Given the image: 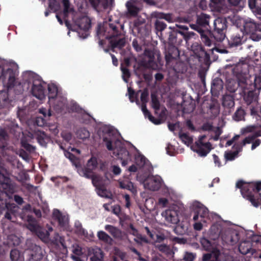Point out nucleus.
<instances>
[{
    "instance_id": "obj_7",
    "label": "nucleus",
    "mask_w": 261,
    "mask_h": 261,
    "mask_svg": "<svg viewBox=\"0 0 261 261\" xmlns=\"http://www.w3.org/2000/svg\"><path fill=\"white\" fill-rule=\"evenodd\" d=\"M15 76V72L11 69V64L0 58V79L8 88H11L14 85Z\"/></svg>"
},
{
    "instance_id": "obj_44",
    "label": "nucleus",
    "mask_w": 261,
    "mask_h": 261,
    "mask_svg": "<svg viewBox=\"0 0 261 261\" xmlns=\"http://www.w3.org/2000/svg\"><path fill=\"white\" fill-rule=\"evenodd\" d=\"M179 136L182 142L188 146L191 145L193 142V138L188 134L184 133H180Z\"/></svg>"
},
{
    "instance_id": "obj_40",
    "label": "nucleus",
    "mask_w": 261,
    "mask_h": 261,
    "mask_svg": "<svg viewBox=\"0 0 261 261\" xmlns=\"http://www.w3.org/2000/svg\"><path fill=\"white\" fill-rule=\"evenodd\" d=\"M97 237L99 240L106 243L111 244L112 239L105 231L100 230L97 232Z\"/></svg>"
},
{
    "instance_id": "obj_54",
    "label": "nucleus",
    "mask_w": 261,
    "mask_h": 261,
    "mask_svg": "<svg viewBox=\"0 0 261 261\" xmlns=\"http://www.w3.org/2000/svg\"><path fill=\"white\" fill-rule=\"evenodd\" d=\"M215 136L213 137V140L214 141H217L219 140L220 136L222 133L221 129L219 127H217L214 130Z\"/></svg>"
},
{
    "instance_id": "obj_58",
    "label": "nucleus",
    "mask_w": 261,
    "mask_h": 261,
    "mask_svg": "<svg viewBox=\"0 0 261 261\" xmlns=\"http://www.w3.org/2000/svg\"><path fill=\"white\" fill-rule=\"evenodd\" d=\"M201 243L206 250H207L211 246V242L208 240L204 238L201 240Z\"/></svg>"
},
{
    "instance_id": "obj_4",
    "label": "nucleus",
    "mask_w": 261,
    "mask_h": 261,
    "mask_svg": "<svg viewBox=\"0 0 261 261\" xmlns=\"http://www.w3.org/2000/svg\"><path fill=\"white\" fill-rule=\"evenodd\" d=\"M210 18L209 15L203 13L197 15V32L200 34L202 41L208 46H210L212 43L210 38L211 34L209 25Z\"/></svg>"
},
{
    "instance_id": "obj_41",
    "label": "nucleus",
    "mask_w": 261,
    "mask_h": 261,
    "mask_svg": "<svg viewBox=\"0 0 261 261\" xmlns=\"http://www.w3.org/2000/svg\"><path fill=\"white\" fill-rule=\"evenodd\" d=\"M245 115V112L241 107L237 109V111L234 113L232 116L233 119L237 121H239L244 119Z\"/></svg>"
},
{
    "instance_id": "obj_39",
    "label": "nucleus",
    "mask_w": 261,
    "mask_h": 261,
    "mask_svg": "<svg viewBox=\"0 0 261 261\" xmlns=\"http://www.w3.org/2000/svg\"><path fill=\"white\" fill-rule=\"evenodd\" d=\"M76 136L77 138L84 140L89 138L90 133L85 128H81L77 130Z\"/></svg>"
},
{
    "instance_id": "obj_25",
    "label": "nucleus",
    "mask_w": 261,
    "mask_h": 261,
    "mask_svg": "<svg viewBox=\"0 0 261 261\" xmlns=\"http://www.w3.org/2000/svg\"><path fill=\"white\" fill-rule=\"evenodd\" d=\"M223 87L222 80L218 77L214 79L211 84V93L214 96H218Z\"/></svg>"
},
{
    "instance_id": "obj_28",
    "label": "nucleus",
    "mask_w": 261,
    "mask_h": 261,
    "mask_svg": "<svg viewBox=\"0 0 261 261\" xmlns=\"http://www.w3.org/2000/svg\"><path fill=\"white\" fill-rule=\"evenodd\" d=\"M118 184L119 187L123 189H126L130 191L133 194H136L137 192L136 188L133 184L127 179H119Z\"/></svg>"
},
{
    "instance_id": "obj_48",
    "label": "nucleus",
    "mask_w": 261,
    "mask_h": 261,
    "mask_svg": "<svg viewBox=\"0 0 261 261\" xmlns=\"http://www.w3.org/2000/svg\"><path fill=\"white\" fill-rule=\"evenodd\" d=\"M158 248L161 251L165 252V253L167 254H171L172 255L173 254L172 251L170 249V248L169 247V246L165 245V244H162L158 245L157 246Z\"/></svg>"
},
{
    "instance_id": "obj_9",
    "label": "nucleus",
    "mask_w": 261,
    "mask_h": 261,
    "mask_svg": "<svg viewBox=\"0 0 261 261\" xmlns=\"http://www.w3.org/2000/svg\"><path fill=\"white\" fill-rule=\"evenodd\" d=\"M14 192V187L11 184L5 169L0 168V200L3 201L6 197H10V194Z\"/></svg>"
},
{
    "instance_id": "obj_57",
    "label": "nucleus",
    "mask_w": 261,
    "mask_h": 261,
    "mask_svg": "<svg viewBox=\"0 0 261 261\" xmlns=\"http://www.w3.org/2000/svg\"><path fill=\"white\" fill-rule=\"evenodd\" d=\"M254 87L255 88L261 89V76L255 78Z\"/></svg>"
},
{
    "instance_id": "obj_56",
    "label": "nucleus",
    "mask_w": 261,
    "mask_h": 261,
    "mask_svg": "<svg viewBox=\"0 0 261 261\" xmlns=\"http://www.w3.org/2000/svg\"><path fill=\"white\" fill-rule=\"evenodd\" d=\"M224 0H211L210 5L215 7H220V6L224 3Z\"/></svg>"
},
{
    "instance_id": "obj_24",
    "label": "nucleus",
    "mask_w": 261,
    "mask_h": 261,
    "mask_svg": "<svg viewBox=\"0 0 261 261\" xmlns=\"http://www.w3.org/2000/svg\"><path fill=\"white\" fill-rule=\"evenodd\" d=\"M212 149V144L209 142L200 144L197 143V153L200 156H205Z\"/></svg>"
},
{
    "instance_id": "obj_14",
    "label": "nucleus",
    "mask_w": 261,
    "mask_h": 261,
    "mask_svg": "<svg viewBox=\"0 0 261 261\" xmlns=\"http://www.w3.org/2000/svg\"><path fill=\"white\" fill-rule=\"evenodd\" d=\"M162 183V179L160 176H148L144 181L143 185L145 189L155 191L158 190Z\"/></svg>"
},
{
    "instance_id": "obj_46",
    "label": "nucleus",
    "mask_w": 261,
    "mask_h": 261,
    "mask_svg": "<svg viewBox=\"0 0 261 261\" xmlns=\"http://www.w3.org/2000/svg\"><path fill=\"white\" fill-rule=\"evenodd\" d=\"M94 255L91 257L92 261H100L103 257V254L99 248L93 250Z\"/></svg>"
},
{
    "instance_id": "obj_62",
    "label": "nucleus",
    "mask_w": 261,
    "mask_h": 261,
    "mask_svg": "<svg viewBox=\"0 0 261 261\" xmlns=\"http://www.w3.org/2000/svg\"><path fill=\"white\" fill-rule=\"evenodd\" d=\"M253 188L256 193H259L258 192L261 190V181L257 182L255 184L253 183Z\"/></svg>"
},
{
    "instance_id": "obj_64",
    "label": "nucleus",
    "mask_w": 261,
    "mask_h": 261,
    "mask_svg": "<svg viewBox=\"0 0 261 261\" xmlns=\"http://www.w3.org/2000/svg\"><path fill=\"white\" fill-rule=\"evenodd\" d=\"M194 259V256L192 254L190 253H186L185 257L184 259L185 261H193Z\"/></svg>"
},
{
    "instance_id": "obj_45",
    "label": "nucleus",
    "mask_w": 261,
    "mask_h": 261,
    "mask_svg": "<svg viewBox=\"0 0 261 261\" xmlns=\"http://www.w3.org/2000/svg\"><path fill=\"white\" fill-rule=\"evenodd\" d=\"M8 244L10 246H16L20 243V239L14 234H11L8 237Z\"/></svg>"
},
{
    "instance_id": "obj_23",
    "label": "nucleus",
    "mask_w": 261,
    "mask_h": 261,
    "mask_svg": "<svg viewBox=\"0 0 261 261\" xmlns=\"http://www.w3.org/2000/svg\"><path fill=\"white\" fill-rule=\"evenodd\" d=\"M5 207L7 208L8 212L6 213L5 217L11 221H15V213L18 210V207L14 203H10L6 200L5 201Z\"/></svg>"
},
{
    "instance_id": "obj_3",
    "label": "nucleus",
    "mask_w": 261,
    "mask_h": 261,
    "mask_svg": "<svg viewBox=\"0 0 261 261\" xmlns=\"http://www.w3.org/2000/svg\"><path fill=\"white\" fill-rule=\"evenodd\" d=\"M118 35L119 33L117 28L113 24L106 23L103 25L101 24H98L97 30V36L99 39V44L100 45H102V39L105 38L110 39V43L113 47L121 48L124 46L125 40L123 38L119 39L115 38L118 37Z\"/></svg>"
},
{
    "instance_id": "obj_8",
    "label": "nucleus",
    "mask_w": 261,
    "mask_h": 261,
    "mask_svg": "<svg viewBox=\"0 0 261 261\" xmlns=\"http://www.w3.org/2000/svg\"><path fill=\"white\" fill-rule=\"evenodd\" d=\"M227 28V20L225 18H217L214 21V30L211 32L210 38H214L217 42H222L225 38Z\"/></svg>"
},
{
    "instance_id": "obj_60",
    "label": "nucleus",
    "mask_w": 261,
    "mask_h": 261,
    "mask_svg": "<svg viewBox=\"0 0 261 261\" xmlns=\"http://www.w3.org/2000/svg\"><path fill=\"white\" fill-rule=\"evenodd\" d=\"M71 257L74 261H85L86 260V256H84L83 254L81 256L71 255Z\"/></svg>"
},
{
    "instance_id": "obj_11",
    "label": "nucleus",
    "mask_w": 261,
    "mask_h": 261,
    "mask_svg": "<svg viewBox=\"0 0 261 261\" xmlns=\"http://www.w3.org/2000/svg\"><path fill=\"white\" fill-rule=\"evenodd\" d=\"M48 99L50 103L55 99L57 107L64 109L67 106L66 98L61 96L58 91L57 86L54 84L48 85Z\"/></svg>"
},
{
    "instance_id": "obj_33",
    "label": "nucleus",
    "mask_w": 261,
    "mask_h": 261,
    "mask_svg": "<svg viewBox=\"0 0 261 261\" xmlns=\"http://www.w3.org/2000/svg\"><path fill=\"white\" fill-rule=\"evenodd\" d=\"M105 229L110 233L114 238H121L123 237V233L118 228L111 225H106Z\"/></svg>"
},
{
    "instance_id": "obj_5",
    "label": "nucleus",
    "mask_w": 261,
    "mask_h": 261,
    "mask_svg": "<svg viewBox=\"0 0 261 261\" xmlns=\"http://www.w3.org/2000/svg\"><path fill=\"white\" fill-rule=\"evenodd\" d=\"M236 187L240 189L242 196L248 200L252 205L255 207L259 206L261 194H255L253 182L247 183L242 180H239L237 182Z\"/></svg>"
},
{
    "instance_id": "obj_42",
    "label": "nucleus",
    "mask_w": 261,
    "mask_h": 261,
    "mask_svg": "<svg viewBox=\"0 0 261 261\" xmlns=\"http://www.w3.org/2000/svg\"><path fill=\"white\" fill-rule=\"evenodd\" d=\"M11 261H23L24 257L17 250H12L10 253Z\"/></svg>"
},
{
    "instance_id": "obj_22",
    "label": "nucleus",
    "mask_w": 261,
    "mask_h": 261,
    "mask_svg": "<svg viewBox=\"0 0 261 261\" xmlns=\"http://www.w3.org/2000/svg\"><path fill=\"white\" fill-rule=\"evenodd\" d=\"M244 30L247 34H252L256 32L258 29V25L252 19L248 18L243 20Z\"/></svg>"
},
{
    "instance_id": "obj_10",
    "label": "nucleus",
    "mask_w": 261,
    "mask_h": 261,
    "mask_svg": "<svg viewBox=\"0 0 261 261\" xmlns=\"http://www.w3.org/2000/svg\"><path fill=\"white\" fill-rule=\"evenodd\" d=\"M23 137L21 139V144L25 148L30 149V145L28 142H31V140L36 137L38 142L41 146H45L49 141V138L42 132L37 130L34 134L29 133V135L23 134Z\"/></svg>"
},
{
    "instance_id": "obj_59",
    "label": "nucleus",
    "mask_w": 261,
    "mask_h": 261,
    "mask_svg": "<svg viewBox=\"0 0 261 261\" xmlns=\"http://www.w3.org/2000/svg\"><path fill=\"white\" fill-rule=\"evenodd\" d=\"M86 3V5L88 6L89 5L92 6L94 7H96V6L98 5L99 0H85Z\"/></svg>"
},
{
    "instance_id": "obj_27",
    "label": "nucleus",
    "mask_w": 261,
    "mask_h": 261,
    "mask_svg": "<svg viewBox=\"0 0 261 261\" xmlns=\"http://www.w3.org/2000/svg\"><path fill=\"white\" fill-rule=\"evenodd\" d=\"M53 217L57 219L59 224L62 227H66L68 223V217L66 215H62L58 210H54L53 211Z\"/></svg>"
},
{
    "instance_id": "obj_2",
    "label": "nucleus",
    "mask_w": 261,
    "mask_h": 261,
    "mask_svg": "<svg viewBox=\"0 0 261 261\" xmlns=\"http://www.w3.org/2000/svg\"><path fill=\"white\" fill-rule=\"evenodd\" d=\"M102 134L100 136L102 138L104 144L109 150L114 151V154L123 161L122 165L125 166L128 163L129 153L123 147L121 142L118 140L116 137V132L110 126L105 125L101 128Z\"/></svg>"
},
{
    "instance_id": "obj_49",
    "label": "nucleus",
    "mask_w": 261,
    "mask_h": 261,
    "mask_svg": "<svg viewBox=\"0 0 261 261\" xmlns=\"http://www.w3.org/2000/svg\"><path fill=\"white\" fill-rule=\"evenodd\" d=\"M253 138L252 137H246L245 138L240 144H235L234 146H237V148H239L241 150H242V147L246 144H249L251 142Z\"/></svg>"
},
{
    "instance_id": "obj_63",
    "label": "nucleus",
    "mask_w": 261,
    "mask_h": 261,
    "mask_svg": "<svg viewBox=\"0 0 261 261\" xmlns=\"http://www.w3.org/2000/svg\"><path fill=\"white\" fill-rule=\"evenodd\" d=\"M62 136L64 139L67 141H69L71 139V135L68 132H63L62 133Z\"/></svg>"
},
{
    "instance_id": "obj_53",
    "label": "nucleus",
    "mask_w": 261,
    "mask_h": 261,
    "mask_svg": "<svg viewBox=\"0 0 261 261\" xmlns=\"http://www.w3.org/2000/svg\"><path fill=\"white\" fill-rule=\"evenodd\" d=\"M169 201L166 198H160L158 204L162 207H165L168 205Z\"/></svg>"
},
{
    "instance_id": "obj_26",
    "label": "nucleus",
    "mask_w": 261,
    "mask_h": 261,
    "mask_svg": "<svg viewBox=\"0 0 261 261\" xmlns=\"http://www.w3.org/2000/svg\"><path fill=\"white\" fill-rule=\"evenodd\" d=\"M32 94L38 99L42 100L45 98V94L43 86L39 82L37 83H34L33 84L32 89Z\"/></svg>"
},
{
    "instance_id": "obj_38",
    "label": "nucleus",
    "mask_w": 261,
    "mask_h": 261,
    "mask_svg": "<svg viewBox=\"0 0 261 261\" xmlns=\"http://www.w3.org/2000/svg\"><path fill=\"white\" fill-rule=\"evenodd\" d=\"M89 178L92 179V183L95 187L96 189L103 186L105 184V182L102 178L98 175L92 174L91 177Z\"/></svg>"
},
{
    "instance_id": "obj_50",
    "label": "nucleus",
    "mask_w": 261,
    "mask_h": 261,
    "mask_svg": "<svg viewBox=\"0 0 261 261\" xmlns=\"http://www.w3.org/2000/svg\"><path fill=\"white\" fill-rule=\"evenodd\" d=\"M72 248V251L73 253L72 255L81 256L83 254L81 248L77 244H73Z\"/></svg>"
},
{
    "instance_id": "obj_52",
    "label": "nucleus",
    "mask_w": 261,
    "mask_h": 261,
    "mask_svg": "<svg viewBox=\"0 0 261 261\" xmlns=\"http://www.w3.org/2000/svg\"><path fill=\"white\" fill-rule=\"evenodd\" d=\"M121 71L122 72V78L125 82H127V79L129 77L130 73L128 70L124 67H121Z\"/></svg>"
},
{
    "instance_id": "obj_43",
    "label": "nucleus",
    "mask_w": 261,
    "mask_h": 261,
    "mask_svg": "<svg viewBox=\"0 0 261 261\" xmlns=\"http://www.w3.org/2000/svg\"><path fill=\"white\" fill-rule=\"evenodd\" d=\"M237 149L236 151L233 152H226L225 153L224 156L226 161H233L237 157L238 154L240 151L241 150L239 148H237V146H234Z\"/></svg>"
},
{
    "instance_id": "obj_29",
    "label": "nucleus",
    "mask_w": 261,
    "mask_h": 261,
    "mask_svg": "<svg viewBox=\"0 0 261 261\" xmlns=\"http://www.w3.org/2000/svg\"><path fill=\"white\" fill-rule=\"evenodd\" d=\"M244 99L247 105H250L253 101H256L257 95L255 91L249 90L246 91L245 90L244 91Z\"/></svg>"
},
{
    "instance_id": "obj_19",
    "label": "nucleus",
    "mask_w": 261,
    "mask_h": 261,
    "mask_svg": "<svg viewBox=\"0 0 261 261\" xmlns=\"http://www.w3.org/2000/svg\"><path fill=\"white\" fill-rule=\"evenodd\" d=\"M244 32L241 30L234 32L228 40V44L230 47L238 46L243 43Z\"/></svg>"
},
{
    "instance_id": "obj_16",
    "label": "nucleus",
    "mask_w": 261,
    "mask_h": 261,
    "mask_svg": "<svg viewBox=\"0 0 261 261\" xmlns=\"http://www.w3.org/2000/svg\"><path fill=\"white\" fill-rule=\"evenodd\" d=\"M97 160L96 158H92L90 159L87 163V167L86 169H83L81 167H77V171L79 174L83 177L89 178L93 174L92 171L94 170L97 166Z\"/></svg>"
},
{
    "instance_id": "obj_51",
    "label": "nucleus",
    "mask_w": 261,
    "mask_h": 261,
    "mask_svg": "<svg viewBox=\"0 0 261 261\" xmlns=\"http://www.w3.org/2000/svg\"><path fill=\"white\" fill-rule=\"evenodd\" d=\"M49 7L51 10L56 12L59 8L58 3L55 0H50L49 2Z\"/></svg>"
},
{
    "instance_id": "obj_35",
    "label": "nucleus",
    "mask_w": 261,
    "mask_h": 261,
    "mask_svg": "<svg viewBox=\"0 0 261 261\" xmlns=\"http://www.w3.org/2000/svg\"><path fill=\"white\" fill-rule=\"evenodd\" d=\"M135 158L136 163L140 168L143 167L145 166H147L149 165V163L146 159L138 151H137V153L135 154Z\"/></svg>"
},
{
    "instance_id": "obj_21",
    "label": "nucleus",
    "mask_w": 261,
    "mask_h": 261,
    "mask_svg": "<svg viewBox=\"0 0 261 261\" xmlns=\"http://www.w3.org/2000/svg\"><path fill=\"white\" fill-rule=\"evenodd\" d=\"M24 254L26 255H31L29 259L30 261L31 259L38 260L42 258L43 254L41 248L36 245L32 247V249H28L25 251Z\"/></svg>"
},
{
    "instance_id": "obj_55",
    "label": "nucleus",
    "mask_w": 261,
    "mask_h": 261,
    "mask_svg": "<svg viewBox=\"0 0 261 261\" xmlns=\"http://www.w3.org/2000/svg\"><path fill=\"white\" fill-rule=\"evenodd\" d=\"M46 122L45 120L41 117H37L35 120V124L39 126H43Z\"/></svg>"
},
{
    "instance_id": "obj_15",
    "label": "nucleus",
    "mask_w": 261,
    "mask_h": 261,
    "mask_svg": "<svg viewBox=\"0 0 261 261\" xmlns=\"http://www.w3.org/2000/svg\"><path fill=\"white\" fill-rule=\"evenodd\" d=\"M162 216L167 223L177 224L179 222L177 207L175 205L163 212Z\"/></svg>"
},
{
    "instance_id": "obj_37",
    "label": "nucleus",
    "mask_w": 261,
    "mask_h": 261,
    "mask_svg": "<svg viewBox=\"0 0 261 261\" xmlns=\"http://www.w3.org/2000/svg\"><path fill=\"white\" fill-rule=\"evenodd\" d=\"M214 126L213 122L206 121L202 124L201 126L197 128V132H211L213 130Z\"/></svg>"
},
{
    "instance_id": "obj_13",
    "label": "nucleus",
    "mask_w": 261,
    "mask_h": 261,
    "mask_svg": "<svg viewBox=\"0 0 261 261\" xmlns=\"http://www.w3.org/2000/svg\"><path fill=\"white\" fill-rule=\"evenodd\" d=\"M27 220L28 221V228L31 231L35 232L38 237L44 242L49 241V232L39 226L35 220L29 215Z\"/></svg>"
},
{
    "instance_id": "obj_32",
    "label": "nucleus",
    "mask_w": 261,
    "mask_h": 261,
    "mask_svg": "<svg viewBox=\"0 0 261 261\" xmlns=\"http://www.w3.org/2000/svg\"><path fill=\"white\" fill-rule=\"evenodd\" d=\"M75 228V232L80 235L83 236L84 237L90 239L94 237V234L91 233L88 235V232L86 230L82 228L81 223L79 221H76L74 224Z\"/></svg>"
},
{
    "instance_id": "obj_61",
    "label": "nucleus",
    "mask_w": 261,
    "mask_h": 261,
    "mask_svg": "<svg viewBox=\"0 0 261 261\" xmlns=\"http://www.w3.org/2000/svg\"><path fill=\"white\" fill-rule=\"evenodd\" d=\"M250 35L251 38L254 41H258L261 40V34H257L254 32Z\"/></svg>"
},
{
    "instance_id": "obj_20",
    "label": "nucleus",
    "mask_w": 261,
    "mask_h": 261,
    "mask_svg": "<svg viewBox=\"0 0 261 261\" xmlns=\"http://www.w3.org/2000/svg\"><path fill=\"white\" fill-rule=\"evenodd\" d=\"M129 14L132 16H136L142 8V4L138 0H129L126 4Z\"/></svg>"
},
{
    "instance_id": "obj_36",
    "label": "nucleus",
    "mask_w": 261,
    "mask_h": 261,
    "mask_svg": "<svg viewBox=\"0 0 261 261\" xmlns=\"http://www.w3.org/2000/svg\"><path fill=\"white\" fill-rule=\"evenodd\" d=\"M96 191L97 194L100 197L107 198H112L113 195L112 193L107 190L103 186L97 188V189H96Z\"/></svg>"
},
{
    "instance_id": "obj_17",
    "label": "nucleus",
    "mask_w": 261,
    "mask_h": 261,
    "mask_svg": "<svg viewBox=\"0 0 261 261\" xmlns=\"http://www.w3.org/2000/svg\"><path fill=\"white\" fill-rule=\"evenodd\" d=\"M147 96L148 94L146 92L144 91L142 92L141 95V100L142 102L141 106L142 111L145 116L147 117L151 122L155 124H159L161 123V121L152 116L146 108V102H147Z\"/></svg>"
},
{
    "instance_id": "obj_12",
    "label": "nucleus",
    "mask_w": 261,
    "mask_h": 261,
    "mask_svg": "<svg viewBox=\"0 0 261 261\" xmlns=\"http://www.w3.org/2000/svg\"><path fill=\"white\" fill-rule=\"evenodd\" d=\"M200 113L206 119H213L219 114V107L208 100H204L200 108Z\"/></svg>"
},
{
    "instance_id": "obj_31",
    "label": "nucleus",
    "mask_w": 261,
    "mask_h": 261,
    "mask_svg": "<svg viewBox=\"0 0 261 261\" xmlns=\"http://www.w3.org/2000/svg\"><path fill=\"white\" fill-rule=\"evenodd\" d=\"M248 5L252 12L261 15V0H248Z\"/></svg>"
},
{
    "instance_id": "obj_34",
    "label": "nucleus",
    "mask_w": 261,
    "mask_h": 261,
    "mask_svg": "<svg viewBox=\"0 0 261 261\" xmlns=\"http://www.w3.org/2000/svg\"><path fill=\"white\" fill-rule=\"evenodd\" d=\"M239 250L241 253L246 255L248 253H251L252 255L255 252L254 249L251 248L250 244L246 242H243L239 246Z\"/></svg>"
},
{
    "instance_id": "obj_18",
    "label": "nucleus",
    "mask_w": 261,
    "mask_h": 261,
    "mask_svg": "<svg viewBox=\"0 0 261 261\" xmlns=\"http://www.w3.org/2000/svg\"><path fill=\"white\" fill-rule=\"evenodd\" d=\"M208 213V208L200 202L197 201V220L200 217L202 218L201 221L204 223H206L210 221Z\"/></svg>"
},
{
    "instance_id": "obj_30",
    "label": "nucleus",
    "mask_w": 261,
    "mask_h": 261,
    "mask_svg": "<svg viewBox=\"0 0 261 261\" xmlns=\"http://www.w3.org/2000/svg\"><path fill=\"white\" fill-rule=\"evenodd\" d=\"M222 104L225 108L230 109L234 106V99L230 94L224 95L222 97Z\"/></svg>"
},
{
    "instance_id": "obj_47",
    "label": "nucleus",
    "mask_w": 261,
    "mask_h": 261,
    "mask_svg": "<svg viewBox=\"0 0 261 261\" xmlns=\"http://www.w3.org/2000/svg\"><path fill=\"white\" fill-rule=\"evenodd\" d=\"M151 103L152 108L154 109L155 113H156V111L160 109V105L156 97L153 94L151 95Z\"/></svg>"
},
{
    "instance_id": "obj_1",
    "label": "nucleus",
    "mask_w": 261,
    "mask_h": 261,
    "mask_svg": "<svg viewBox=\"0 0 261 261\" xmlns=\"http://www.w3.org/2000/svg\"><path fill=\"white\" fill-rule=\"evenodd\" d=\"M63 11L57 13L56 17L61 24H63L62 19L64 20L66 25L69 29H70V23L72 22L73 24L77 25L81 30L85 31L84 35L80 36L82 38L87 37V31L90 27V20L86 16H83L79 19H77L78 14L74 12L73 8L70 5L68 0H63Z\"/></svg>"
},
{
    "instance_id": "obj_6",
    "label": "nucleus",
    "mask_w": 261,
    "mask_h": 261,
    "mask_svg": "<svg viewBox=\"0 0 261 261\" xmlns=\"http://www.w3.org/2000/svg\"><path fill=\"white\" fill-rule=\"evenodd\" d=\"M197 59L202 64L199 69L198 75L201 83L205 86V75L210 65V57L201 44H197Z\"/></svg>"
}]
</instances>
